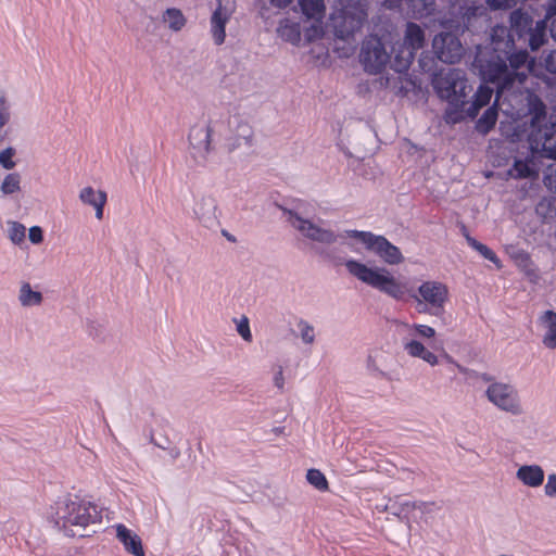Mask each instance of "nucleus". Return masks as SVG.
Wrapping results in <instances>:
<instances>
[{"instance_id": "nucleus-9", "label": "nucleus", "mask_w": 556, "mask_h": 556, "mask_svg": "<svg viewBox=\"0 0 556 556\" xmlns=\"http://www.w3.org/2000/svg\"><path fill=\"white\" fill-rule=\"evenodd\" d=\"M346 235L355 242L363 244L367 251L376 254L388 265H399L404 261L400 249L383 236L359 230H346Z\"/></svg>"}, {"instance_id": "nucleus-32", "label": "nucleus", "mask_w": 556, "mask_h": 556, "mask_svg": "<svg viewBox=\"0 0 556 556\" xmlns=\"http://www.w3.org/2000/svg\"><path fill=\"white\" fill-rule=\"evenodd\" d=\"M306 479L319 491H325L328 488V482L325 475L317 469H309L307 471Z\"/></svg>"}, {"instance_id": "nucleus-30", "label": "nucleus", "mask_w": 556, "mask_h": 556, "mask_svg": "<svg viewBox=\"0 0 556 556\" xmlns=\"http://www.w3.org/2000/svg\"><path fill=\"white\" fill-rule=\"evenodd\" d=\"M541 321L546 327V333L543 337V344L548 348L551 342L549 338L556 334V313L553 311H546L541 316Z\"/></svg>"}, {"instance_id": "nucleus-16", "label": "nucleus", "mask_w": 556, "mask_h": 556, "mask_svg": "<svg viewBox=\"0 0 556 556\" xmlns=\"http://www.w3.org/2000/svg\"><path fill=\"white\" fill-rule=\"evenodd\" d=\"M432 49L439 60L444 63H455L464 54L459 37H433Z\"/></svg>"}, {"instance_id": "nucleus-23", "label": "nucleus", "mask_w": 556, "mask_h": 556, "mask_svg": "<svg viewBox=\"0 0 556 556\" xmlns=\"http://www.w3.org/2000/svg\"><path fill=\"white\" fill-rule=\"evenodd\" d=\"M356 37H332L329 46L332 52L341 59L352 56L357 48Z\"/></svg>"}, {"instance_id": "nucleus-57", "label": "nucleus", "mask_w": 556, "mask_h": 556, "mask_svg": "<svg viewBox=\"0 0 556 556\" xmlns=\"http://www.w3.org/2000/svg\"><path fill=\"white\" fill-rule=\"evenodd\" d=\"M526 38H527V37H522V36H519V37H518V39H523V40H525Z\"/></svg>"}, {"instance_id": "nucleus-38", "label": "nucleus", "mask_w": 556, "mask_h": 556, "mask_svg": "<svg viewBox=\"0 0 556 556\" xmlns=\"http://www.w3.org/2000/svg\"><path fill=\"white\" fill-rule=\"evenodd\" d=\"M551 22L552 25L556 22V0H548L546 5V14L543 23Z\"/></svg>"}, {"instance_id": "nucleus-55", "label": "nucleus", "mask_w": 556, "mask_h": 556, "mask_svg": "<svg viewBox=\"0 0 556 556\" xmlns=\"http://www.w3.org/2000/svg\"><path fill=\"white\" fill-rule=\"evenodd\" d=\"M438 35L443 36V35H450V34H448V33L441 31V33H439Z\"/></svg>"}, {"instance_id": "nucleus-43", "label": "nucleus", "mask_w": 556, "mask_h": 556, "mask_svg": "<svg viewBox=\"0 0 556 556\" xmlns=\"http://www.w3.org/2000/svg\"><path fill=\"white\" fill-rule=\"evenodd\" d=\"M405 35H424L421 27L416 23H407Z\"/></svg>"}, {"instance_id": "nucleus-56", "label": "nucleus", "mask_w": 556, "mask_h": 556, "mask_svg": "<svg viewBox=\"0 0 556 556\" xmlns=\"http://www.w3.org/2000/svg\"><path fill=\"white\" fill-rule=\"evenodd\" d=\"M351 248L354 250V252H357V249L354 248L352 244H351Z\"/></svg>"}, {"instance_id": "nucleus-17", "label": "nucleus", "mask_w": 556, "mask_h": 556, "mask_svg": "<svg viewBox=\"0 0 556 556\" xmlns=\"http://www.w3.org/2000/svg\"><path fill=\"white\" fill-rule=\"evenodd\" d=\"M116 538L123 544L124 548L134 556H144V549L141 539L132 530L123 523L114 526Z\"/></svg>"}, {"instance_id": "nucleus-10", "label": "nucleus", "mask_w": 556, "mask_h": 556, "mask_svg": "<svg viewBox=\"0 0 556 556\" xmlns=\"http://www.w3.org/2000/svg\"><path fill=\"white\" fill-rule=\"evenodd\" d=\"M288 222L291 226L296 229L303 237L311 241L320 244H332L338 241L351 239L346 235V230L340 233H336L321 222H314L311 219L303 218L293 212H289Z\"/></svg>"}, {"instance_id": "nucleus-4", "label": "nucleus", "mask_w": 556, "mask_h": 556, "mask_svg": "<svg viewBox=\"0 0 556 556\" xmlns=\"http://www.w3.org/2000/svg\"><path fill=\"white\" fill-rule=\"evenodd\" d=\"M426 37H364L359 62L370 75L382 74L388 67L395 73L406 72Z\"/></svg>"}, {"instance_id": "nucleus-31", "label": "nucleus", "mask_w": 556, "mask_h": 556, "mask_svg": "<svg viewBox=\"0 0 556 556\" xmlns=\"http://www.w3.org/2000/svg\"><path fill=\"white\" fill-rule=\"evenodd\" d=\"M298 334L301 341L306 345H312L316 339L315 327L305 319L296 323Z\"/></svg>"}, {"instance_id": "nucleus-3", "label": "nucleus", "mask_w": 556, "mask_h": 556, "mask_svg": "<svg viewBox=\"0 0 556 556\" xmlns=\"http://www.w3.org/2000/svg\"><path fill=\"white\" fill-rule=\"evenodd\" d=\"M514 47V37H490V42L486 47H477V53L472 66L476 71H478L483 80L496 84V94H498L500 87L504 84L505 80L503 77L494 79L484 77L481 73V67L478 64V58L481 56L484 60L481 63L492 64L493 67L495 64L501 62L509 71L511 77L515 78L517 73H525V71H520V68L526 67L529 55L526 50L513 51ZM496 106H498L500 110L505 114L502 106L507 109L508 103L506 101L504 104V98H501V101L498 102L497 96H495L494 105L489 108L476 124V128L479 132L486 134L493 128L497 119ZM510 117L513 118L511 115ZM519 118L520 117H514L515 121Z\"/></svg>"}, {"instance_id": "nucleus-42", "label": "nucleus", "mask_w": 556, "mask_h": 556, "mask_svg": "<svg viewBox=\"0 0 556 556\" xmlns=\"http://www.w3.org/2000/svg\"><path fill=\"white\" fill-rule=\"evenodd\" d=\"M545 62L547 71L556 74V49L548 54Z\"/></svg>"}, {"instance_id": "nucleus-25", "label": "nucleus", "mask_w": 556, "mask_h": 556, "mask_svg": "<svg viewBox=\"0 0 556 556\" xmlns=\"http://www.w3.org/2000/svg\"><path fill=\"white\" fill-rule=\"evenodd\" d=\"M231 14L232 10L222 5L220 0H218V7L215 9L211 17L212 35H226L225 26Z\"/></svg>"}, {"instance_id": "nucleus-27", "label": "nucleus", "mask_w": 556, "mask_h": 556, "mask_svg": "<svg viewBox=\"0 0 556 556\" xmlns=\"http://www.w3.org/2000/svg\"><path fill=\"white\" fill-rule=\"evenodd\" d=\"M22 177L18 173H9L0 182V192L3 197L13 195L21 191Z\"/></svg>"}, {"instance_id": "nucleus-49", "label": "nucleus", "mask_w": 556, "mask_h": 556, "mask_svg": "<svg viewBox=\"0 0 556 556\" xmlns=\"http://www.w3.org/2000/svg\"><path fill=\"white\" fill-rule=\"evenodd\" d=\"M393 80L394 78L387 75L384 78H381L380 85L386 88H395Z\"/></svg>"}, {"instance_id": "nucleus-29", "label": "nucleus", "mask_w": 556, "mask_h": 556, "mask_svg": "<svg viewBox=\"0 0 556 556\" xmlns=\"http://www.w3.org/2000/svg\"><path fill=\"white\" fill-rule=\"evenodd\" d=\"M7 236L13 244L21 245L25 240L26 227L18 222L8 220Z\"/></svg>"}, {"instance_id": "nucleus-8", "label": "nucleus", "mask_w": 556, "mask_h": 556, "mask_svg": "<svg viewBox=\"0 0 556 556\" xmlns=\"http://www.w3.org/2000/svg\"><path fill=\"white\" fill-rule=\"evenodd\" d=\"M522 149L525 151H517L514 166L508 172L509 176L513 178L536 176L540 170L541 159L546 157L552 160V163L546 166L544 184L549 190L556 192V156H548L544 153H536L533 156L528 147H522Z\"/></svg>"}, {"instance_id": "nucleus-12", "label": "nucleus", "mask_w": 556, "mask_h": 556, "mask_svg": "<svg viewBox=\"0 0 556 556\" xmlns=\"http://www.w3.org/2000/svg\"><path fill=\"white\" fill-rule=\"evenodd\" d=\"M409 336L412 338L403 340V349L410 356L420 358L431 366L439 363L438 356L430 351L419 339L431 340L435 336L434 328L422 325L413 324L408 326Z\"/></svg>"}, {"instance_id": "nucleus-7", "label": "nucleus", "mask_w": 556, "mask_h": 556, "mask_svg": "<svg viewBox=\"0 0 556 556\" xmlns=\"http://www.w3.org/2000/svg\"><path fill=\"white\" fill-rule=\"evenodd\" d=\"M366 18L365 0H338V8L330 15L333 35H355Z\"/></svg>"}, {"instance_id": "nucleus-20", "label": "nucleus", "mask_w": 556, "mask_h": 556, "mask_svg": "<svg viewBox=\"0 0 556 556\" xmlns=\"http://www.w3.org/2000/svg\"><path fill=\"white\" fill-rule=\"evenodd\" d=\"M435 11V0H406L405 13L408 17L420 20Z\"/></svg>"}, {"instance_id": "nucleus-44", "label": "nucleus", "mask_w": 556, "mask_h": 556, "mask_svg": "<svg viewBox=\"0 0 556 556\" xmlns=\"http://www.w3.org/2000/svg\"><path fill=\"white\" fill-rule=\"evenodd\" d=\"M545 43V37H529V46L531 50L535 51Z\"/></svg>"}, {"instance_id": "nucleus-41", "label": "nucleus", "mask_w": 556, "mask_h": 556, "mask_svg": "<svg viewBox=\"0 0 556 556\" xmlns=\"http://www.w3.org/2000/svg\"><path fill=\"white\" fill-rule=\"evenodd\" d=\"M382 7L389 10H397L403 11V5H405L406 0H382Z\"/></svg>"}, {"instance_id": "nucleus-1", "label": "nucleus", "mask_w": 556, "mask_h": 556, "mask_svg": "<svg viewBox=\"0 0 556 556\" xmlns=\"http://www.w3.org/2000/svg\"><path fill=\"white\" fill-rule=\"evenodd\" d=\"M484 61L481 56L478 58V64L481 67V73L484 77L490 79L503 77L504 84L500 87L497 101L504 98V103L507 101L508 108L503 111L513 117H527L523 123L527 126L523 130H519L520 125L515 127L513 135V142H523L522 147H528L531 154L535 156L536 153H544L548 156H556V105L547 116L543 102L525 87L527 74L517 73L513 78L509 71L501 62L495 64L481 63Z\"/></svg>"}, {"instance_id": "nucleus-15", "label": "nucleus", "mask_w": 556, "mask_h": 556, "mask_svg": "<svg viewBox=\"0 0 556 556\" xmlns=\"http://www.w3.org/2000/svg\"><path fill=\"white\" fill-rule=\"evenodd\" d=\"M213 127L210 124L194 125L189 132L191 154L198 164L204 165L211 150Z\"/></svg>"}, {"instance_id": "nucleus-37", "label": "nucleus", "mask_w": 556, "mask_h": 556, "mask_svg": "<svg viewBox=\"0 0 556 556\" xmlns=\"http://www.w3.org/2000/svg\"><path fill=\"white\" fill-rule=\"evenodd\" d=\"M465 238L467 243L478 251L483 257L489 254L491 249H489L485 244H482L481 242L477 241L475 238L470 237L468 233H465Z\"/></svg>"}, {"instance_id": "nucleus-45", "label": "nucleus", "mask_w": 556, "mask_h": 556, "mask_svg": "<svg viewBox=\"0 0 556 556\" xmlns=\"http://www.w3.org/2000/svg\"><path fill=\"white\" fill-rule=\"evenodd\" d=\"M293 0H269L270 4L278 9H285L292 3Z\"/></svg>"}, {"instance_id": "nucleus-34", "label": "nucleus", "mask_w": 556, "mask_h": 556, "mask_svg": "<svg viewBox=\"0 0 556 556\" xmlns=\"http://www.w3.org/2000/svg\"><path fill=\"white\" fill-rule=\"evenodd\" d=\"M11 117L10 103L7 99L5 93L0 90V128L5 126Z\"/></svg>"}, {"instance_id": "nucleus-13", "label": "nucleus", "mask_w": 556, "mask_h": 556, "mask_svg": "<svg viewBox=\"0 0 556 556\" xmlns=\"http://www.w3.org/2000/svg\"><path fill=\"white\" fill-rule=\"evenodd\" d=\"M291 45L305 48L303 53L309 56L314 66L327 67L330 65L329 42L324 41L325 37H287Z\"/></svg>"}, {"instance_id": "nucleus-5", "label": "nucleus", "mask_w": 556, "mask_h": 556, "mask_svg": "<svg viewBox=\"0 0 556 556\" xmlns=\"http://www.w3.org/2000/svg\"><path fill=\"white\" fill-rule=\"evenodd\" d=\"M432 86L438 96L455 110V115L453 112H446V119L452 123L463 118L464 115L476 117L479 111L490 103L494 92L493 88L481 85L471 94L473 86L469 84L465 73L458 68L435 74Z\"/></svg>"}, {"instance_id": "nucleus-19", "label": "nucleus", "mask_w": 556, "mask_h": 556, "mask_svg": "<svg viewBox=\"0 0 556 556\" xmlns=\"http://www.w3.org/2000/svg\"><path fill=\"white\" fill-rule=\"evenodd\" d=\"M516 477L525 485L538 488L544 481V470L539 465H523L518 468Z\"/></svg>"}, {"instance_id": "nucleus-53", "label": "nucleus", "mask_w": 556, "mask_h": 556, "mask_svg": "<svg viewBox=\"0 0 556 556\" xmlns=\"http://www.w3.org/2000/svg\"><path fill=\"white\" fill-rule=\"evenodd\" d=\"M528 35L534 36V35H544V33H529Z\"/></svg>"}, {"instance_id": "nucleus-6", "label": "nucleus", "mask_w": 556, "mask_h": 556, "mask_svg": "<svg viewBox=\"0 0 556 556\" xmlns=\"http://www.w3.org/2000/svg\"><path fill=\"white\" fill-rule=\"evenodd\" d=\"M49 518L67 535L85 536L86 528L100 522L101 514L92 503L77 495H66L51 506Z\"/></svg>"}, {"instance_id": "nucleus-26", "label": "nucleus", "mask_w": 556, "mask_h": 556, "mask_svg": "<svg viewBox=\"0 0 556 556\" xmlns=\"http://www.w3.org/2000/svg\"><path fill=\"white\" fill-rule=\"evenodd\" d=\"M78 198L83 204L89 205L91 207L98 205L101 202L108 201V194L105 191L97 190L91 186H86L81 188Z\"/></svg>"}, {"instance_id": "nucleus-18", "label": "nucleus", "mask_w": 556, "mask_h": 556, "mask_svg": "<svg viewBox=\"0 0 556 556\" xmlns=\"http://www.w3.org/2000/svg\"><path fill=\"white\" fill-rule=\"evenodd\" d=\"M432 506H433V504H429V503H425V502L412 503L407 500L401 498L400 501H390L387 504L386 509L394 516H397L400 518L409 519L410 513L413 510L418 509L421 513H428L431 510Z\"/></svg>"}, {"instance_id": "nucleus-52", "label": "nucleus", "mask_w": 556, "mask_h": 556, "mask_svg": "<svg viewBox=\"0 0 556 556\" xmlns=\"http://www.w3.org/2000/svg\"><path fill=\"white\" fill-rule=\"evenodd\" d=\"M223 42H224V37H216V41H215V43H216L217 46L222 45Z\"/></svg>"}, {"instance_id": "nucleus-21", "label": "nucleus", "mask_w": 556, "mask_h": 556, "mask_svg": "<svg viewBox=\"0 0 556 556\" xmlns=\"http://www.w3.org/2000/svg\"><path fill=\"white\" fill-rule=\"evenodd\" d=\"M17 300L22 307L29 308L40 306L43 302V295L40 291L35 290L27 281L20 285Z\"/></svg>"}, {"instance_id": "nucleus-46", "label": "nucleus", "mask_w": 556, "mask_h": 556, "mask_svg": "<svg viewBox=\"0 0 556 556\" xmlns=\"http://www.w3.org/2000/svg\"><path fill=\"white\" fill-rule=\"evenodd\" d=\"M105 204H106V202H101L98 205L92 207L94 210L96 218L99 220H101L103 218V212H104Z\"/></svg>"}, {"instance_id": "nucleus-14", "label": "nucleus", "mask_w": 556, "mask_h": 556, "mask_svg": "<svg viewBox=\"0 0 556 556\" xmlns=\"http://www.w3.org/2000/svg\"><path fill=\"white\" fill-rule=\"evenodd\" d=\"M192 216L205 228H214L218 225L216 199L204 192L193 194Z\"/></svg>"}, {"instance_id": "nucleus-51", "label": "nucleus", "mask_w": 556, "mask_h": 556, "mask_svg": "<svg viewBox=\"0 0 556 556\" xmlns=\"http://www.w3.org/2000/svg\"><path fill=\"white\" fill-rule=\"evenodd\" d=\"M482 379L485 381V382H489V384L492 382V381H495L491 376L489 375H483L482 376Z\"/></svg>"}, {"instance_id": "nucleus-33", "label": "nucleus", "mask_w": 556, "mask_h": 556, "mask_svg": "<svg viewBox=\"0 0 556 556\" xmlns=\"http://www.w3.org/2000/svg\"><path fill=\"white\" fill-rule=\"evenodd\" d=\"M16 155V150L13 147H8L0 152V166L7 170H11L16 166V162L14 161V156Z\"/></svg>"}, {"instance_id": "nucleus-35", "label": "nucleus", "mask_w": 556, "mask_h": 556, "mask_svg": "<svg viewBox=\"0 0 556 556\" xmlns=\"http://www.w3.org/2000/svg\"><path fill=\"white\" fill-rule=\"evenodd\" d=\"M237 331L244 341H247V342L252 341L250 324H249V319L247 317H242L241 319H239L237 321Z\"/></svg>"}, {"instance_id": "nucleus-2", "label": "nucleus", "mask_w": 556, "mask_h": 556, "mask_svg": "<svg viewBox=\"0 0 556 556\" xmlns=\"http://www.w3.org/2000/svg\"><path fill=\"white\" fill-rule=\"evenodd\" d=\"M344 266L351 276L396 301L404 300L408 294L417 303L418 311L421 313L439 316L444 311L448 289L440 281H424L414 292L408 288L407 282L395 278L386 267L369 266L354 258L346 260Z\"/></svg>"}, {"instance_id": "nucleus-50", "label": "nucleus", "mask_w": 556, "mask_h": 556, "mask_svg": "<svg viewBox=\"0 0 556 556\" xmlns=\"http://www.w3.org/2000/svg\"><path fill=\"white\" fill-rule=\"evenodd\" d=\"M275 382H276L277 387L282 386V371L281 370L278 372L277 377L275 378Z\"/></svg>"}, {"instance_id": "nucleus-28", "label": "nucleus", "mask_w": 556, "mask_h": 556, "mask_svg": "<svg viewBox=\"0 0 556 556\" xmlns=\"http://www.w3.org/2000/svg\"><path fill=\"white\" fill-rule=\"evenodd\" d=\"M163 21L173 31H180L186 25V17L179 9H167L163 14Z\"/></svg>"}, {"instance_id": "nucleus-54", "label": "nucleus", "mask_w": 556, "mask_h": 556, "mask_svg": "<svg viewBox=\"0 0 556 556\" xmlns=\"http://www.w3.org/2000/svg\"><path fill=\"white\" fill-rule=\"evenodd\" d=\"M549 35H556V30L553 27L551 28V34Z\"/></svg>"}, {"instance_id": "nucleus-24", "label": "nucleus", "mask_w": 556, "mask_h": 556, "mask_svg": "<svg viewBox=\"0 0 556 556\" xmlns=\"http://www.w3.org/2000/svg\"><path fill=\"white\" fill-rule=\"evenodd\" d=\"M299 5L307 20L318 24L323 22L326 13L324 0H299Z\"/></svg>"}, {"instance_id": "nucleus-22", "label": "nucleus", "mask_w": 556, "mask_h": 556, "mask_svg": "<svg viewBox=\"0 0 556 556\" xmlns=\"http://www.w3.org/2000/svg\"><path fill=\"white\" fill-rule=\"evenodd\" d=\"M252 128L248 124H240L236 137L227 140L226 150L231 153L242 147L250 149L252 147Z\"/></svg>"}, {"instance_id": "nucleus-40", "label": "nucleus", "mask_w": 556, "mask_h": 556, "mask_svg": "<svg viewBox=\"0 0 556 556\" xmlns=\"http://www.w3.org/2000/svg\"><path fill=\"white\" fill-rule=\"evenodd\" d=\"M28 237L31 243L39 244L43 240L42 229L39 226H33L29 228Z\"/></svg>"}, {"instance_id": "nucleus-47", "label": "nucleus", "mask_w": 556, "mask_h": 556, "mask_svg": "<svg viewBox=\"0 0 556 556\" xmlns=\"http://www.w3.org/2000/svg\"><path fill=\"white\" fill-rule=\"evenodd\" d=\"M486 260L491 261L496 265L497 268L502 267L500 258L495 255V253L491 250L488 255H485Z\"/></svg>"}, {"instance_id": "nucleus-39", "label": "nucleus", "mask_w": 556, "mask_h": 556, "mask_svg": "<svg viewBox=\"0 0 556 556\" xmlns=\"http://www.w3.org/2000/svg\"><path fill=\"white\" fill-rule=\"evenodd\" d=\"M544 491L545 494L549 497L556 496V473L548 475Z\"/></svg>"}, {"instance_id": "nucleus-48", "label": "nucleus", "mask_w": 556, "mask_h": 556, "mask_svg": "<svg viewBox=\"0 0 556 556\" xmlns=\"http://www.w3.org/2000/svg\"><path fill=\"white\" fill-rule=\"evenodd\" d=\"M523 17H525V13H522L521 10H515L510 14V20L515 24L519 23V20H521Z\"/></svg>"}, {"instance_id": "nucleus-36", "label": "nucleus", "mask_w": 556, "mask_h": 556, "mask_svg": "<svg viewBox=\"0 0 556 556\" xmlns=\"http://www.w3.org/2000/svg\"><path fill=\"white\" fill-rule=\"evenodd\" d=\"M518 0H486V4L492 10H508L515 8Z\"/></svg>"}, {"instance_id": "nucleus-11", "label": "nucleus", "mask_w": 556, "mask_h": 556, "mask_svg": "<svg viewBox=\"0 0 556 556\" xmlns=\"http://www.w3.org/2000/svg\"><path fill=\"white\" fill-rule=\"evenodd\" d=\"M485 396L500 410L514 416L523 414L519 391L511 383L492 381L485 390Z\"/></svg>"}]
</instances>
